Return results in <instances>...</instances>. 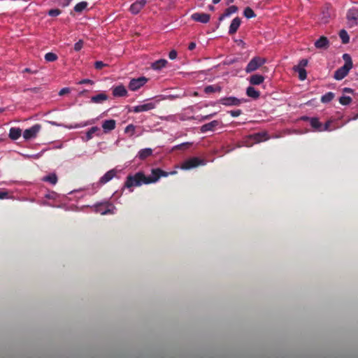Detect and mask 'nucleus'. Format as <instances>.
Wrapping results in <instances>:
<instances>
[{"mask_svg":"<svg viewBox=\"0 0 358 358\" xmlns=\"http://www.w3.org/2000/svg\"><path fill=\"white\" fill-rule=\"evenodd\" d=\"M150 177L146 176L143 172L139 171L134 175H129L124 182V187L131 188L134 187H139L143 184H150Z\"/></svg>","mask_w":358,"mask_h":358,"instance_id":"f257e3e1","label":"nucleus"},{"mask_svg":"<svg viewBox=\"0 0 358 358\" xmlns=\"http://www.w3.org/2000/svg\"><path fill=\"white\" fill-rule=\"evenodd\" d=\"M343 59L345 61L344 65L334 72V78L337 80L343 79L348 74L353 66L351 57L349 54H343Z\"/></svg>","mask_w":358,"mask_h":358,"instance_id":"f03ea898","label":"nucleus"},{"mask_svg":"<svg viewBox=\"0 0 358 358\" xmlns=\"http://www.w3.org/2000/svg\"><path fill=\"white\" fill-rule=\"evenodd\" d=\"M206 164L204 159H200L197 157H191L187 159L181 164V169L184 170H189L196 168L199 166H203Z\"/></svg>","mask_w":358,"mask_h":358,"instance_id":"7ed1b4c3","label":"nucleus"},{"mask_svg":"<svg viewBox=\"0 0 358 358\" xmlns=\"http://www.w3.org/2000/svg\"><path fill=\"white\" fill-rule=\"evenodd\" d=\"M265 63L266 59L260 57H255L249 62L245 71L246 73L253 72L259 69Z\"/></svg>","mask_w":358,"mask_h":358,"instance_id":"20e7f679","label":"nucleus"},{"mask_svg":"<svg viewBox=\"0 0 358 358\" xmlns=\"http://www.w3.org/2000/svg\"><path fill=\"white\" fill-rule=\"evenodd\" d=\"M41 127L40 124H36L31 127L25 129L23 132V138L27 141L36 138L41 131Z\"/></svg>","mask_w":358,"mask_h":358,"instance_id":"39448f33","label":"nucleus"},{"mask_svg":"<svg viewBox=\"0 0 358 358\" xmlns=\"http://www.w3.org/2000/svg\"><path fill=\"white\" fill-rule=\"evenodd\" d=\"M346 18L348 20V25L349 27H353L358 24V9L352 8L348 10Z\"/></svg>","mask_w":358,"mask_h":358,"instance_id":"423d86ee","label":"nucleus"},{"mask_svg":"<svg viewBox=\"0 0 358 358\" xmlns=\"http://www.w3.org/2000/svg\"><path fill=\"white\" fill-rule=\"evenodd\" d=\"M245 101L244 99H238L234 96L224 97L219 100L220 103L225 106H238Z\"/></svg>","mask_w":358,"mask_h":358,"instance_id":"0eeeda50","label":"nucleus"},{"mask_svg":"<svg viewBox=\"0 0 358 358\" xmlns=\"http://www.w3.org/2000/svg\"><path fill=\"white\" fill-rule=\"evenodd\" d=\"M152 176L150 177V183L156 182L161 177H167L169 174H175L176 171H171L170 173L166 172L159 168L152 169Z\"/></svg>","mask_w":358,"mask_h":358,"instance_id":"6e6552de","label":"nucleus"},{"mask_svg":"<svg viewBox=\"0 0 358 358\" xmlns=\"http://www.w3.org/2000/svg\"><path fill=\"white\" fill-rule=\"evenodd\" d=\"M148 81V79L144 77H139L138 78H134L131 80L129 84V88L131 91H136L143 86Z\"/></svg>","mask_w":358,"mask_h":358,"instance_id":"1a4fd4ad","label":"nucleus"},{"mask_svg":"<svg viewBox=\"0 0 358 358\" xmlns=\"http://www.w3.org/2000/svg\"><path fill=\"white\" fill-rule=\"evenodd\" d=\"M113 206L109 203H99L95 206V211L101 215L113 214Z\"/></svg>","mask_w":358,"mask_h":358,"instance_id":"9d476101","label":"nucleus"},{"mask_svg":"<svg viewBox=\"0 0 358 358\" xmlns=\"http://www.w3.org/2000/svg\"><path fill=\"white\" fill-rule=\"evenodd\" d=\"M192 20L195 22L206 24L210 19V15L204 13H194L191 15Z\"/></svg>","mask_w":358,"mask_h":358,"instance_id":"9b49d317","label":"nucleus"},{"mask_svg":"<svg viewBox=\"0 0 358 358\" xmlns=\"http://www.w3.org/2000/svg\"><path fill=\"white\" fill-rule=\"evenodd\" d=\"M147 3V0H136L130 6V11L133 14H138Z\"/></svg>","mask_w":358,"mask_h":358,"instance_id":"f8f14e48","label":"nucleus"},{"mask_svg":"<svg viewBox=\"0 0 358 358\" xmlns=\"http://www.w3.org/2000/svg\"><path fill=\"white\" fill-rule=\"evenodd\" d=\"M221 122L219 120H213L210 122L206 123L201 127V131L206 133L207 131H213L220 124Z\"/></svg>","mask_w":358,"mask_h":358,"instance_id":"ddd939ff","label":"nucleus"},{"mask_svg":"<svg viewBox=\"0 0 358 358\" xmlns=\"http://www.w3.org/2000/svg\"><path fill=\"white\" fill-rule=\"evenodd\" d=\"M155 108V103L152 102L138 105L134 107L133 111L134 113H141L144 111H148Z\"/></svg>","mask_w":358,"mask_h":358,"instance_id":"4468645a","label":"nucleus"},{"mask_svg":"<svg viewBox=\"0 0 358 358\" xmlns=\"http://www.w3.org/2000/svg\"><path fill=\"white\" fill-rule=\"evenodd\" d=\"M249 138L253 141L254 143H260L268 139L267 133L259 132L249 136Z\"/></svg>","mask_w":358,"mask_h":358,"instance_id":"2eb2a0df","label":"nucleus"},{"mask_svg":"<svg viewBox=\"0 0 358 358\" xmlns=\"http://www.w3.org/2000/svg\"><path fill=\"white\" fill-rule=\"evenodd\" d=\"M117 171L115 169H111L106 172L99 180L101 185H104L111 180L116 175Z\"/></svg>","mask_w":358,"mask_h":358,"instance_id":"dca6fc26","label":"nucleus"},{"mask_svg":"<svg viewBox=\"0 0 358 358\" xmlns=\"http://www.w3.org/2000/svg\"><path fill=\"white\" fill-rule=\"evenodd\" d=\"M315 46L318 49H327L329 46V41L326 36H320L315 42Z\"/></svg>","mask_w":358,"mask_h":358,"instance_id":"f3484780","label":"nucleus"},{"mask_svg":"<svg viewBox=\"0 0 358 358\" xmlns=\"http://www.w3.org/2000/svg\"><path fill=\"white\" fill-rule=\"evenodd\" d=\"M241 23V20L240 17H235L231 22V24L229 26V34L233 35L234 34L238 29Z\"/></svg>","mask_w":358,"mask_h":358,"instance_id":"a211bd4d","label":"nucleus"},{"mask_svg":"<svg viewBox=\"0 0 358 358\" xmlns=\"http://www.w3.org/2000/svg\"><path fill=\"white\" fill-rule=\"evenodd\" d=\"M127 94V91L125 87L122 85H118L113 89V95L116 97L125 96Z\"/></svg>","mask_w":358,"mask_h":358,"instance_id":"6ab92c4d","label":"nucleus"},{"mask_svg":"<svg viewBox=\"0 0 358 358\" xmlns=\"http://www.w3.org/2000/svg\"><path fill=\"white\" fill-rule=\"evenodd\" d=\"M322 22L324 23H327L329 22L330 17H331V8L330 5H326L322 8Z\"/></svg>","mask_w":358,"mask_h":358,"instance_id":"aec40b11","label":"nucleus"},{"mask_svg":"<svg viewBox=\"0 0 358 358\" xmlns=\"http://www.w3.org/2000/svg\"><path fill=\"white\" fill-rule=\"evenodd\" d=\"M116 122L115 120H105L102 124V128L105 133L110 131L115 128Z\"/></svg>","mask_w":358,"mask_h":358,"instance_id":"412c9836","label":"nucleus"},{"mask_svg":"<svg viewBox=\"0 0 358 358\" xmlns=\"http://www.w3.org/2000/svg\"><path fill=\"white\" fill-rule=\"evenodd\" d=\"M238 7L236 6H231L227 8L223 14L219 17V21H222L225 17L230 16L231 14L235 13L238 11Z\"/></svg>","mask_w":358,"mask_h":358,"instance_id":"4be33fe9","label":"nucleus"},{"mask_svg":"<svg viewBox=\"0 0 358 358\" xmlns=\"http://www.w3.org/2000/svg\"><path fill=\"white\" fill-rule=\"evenodd\" d=\"M22 135V129L17 127H12L9 131V138L12 140H17Z\"/></svg>","mask_w":358,"mask_h":358,"instance_id":"5701e85b","label":"nucleus"},{"mask_svg":"<svg viewBox=\"0 0 358 358\" xmlns=\"http://www.w3.org/2000/svg\"><path fill=\"white\" fill-rule=\"evenodd\" d=\"M264 80V77L259 74H253L250 77L249 81L251 85H257L262 83Z\"/></svg>","mask_w":358,"mask_h":358,"instance_id":"b1692460","label":"nucleus"},{"mask_svg":"<svg viewBox=\"0 0 358 358\" xmlns=\"http://www.w3.org/2000/svg\"><path fill=\"white\" fill-rule=\"evenodd\" d=\"M152 150L151 148H144L141 149L137 155V157L141 160H144L147 159L148 157L151 156L152 155Z\"/></svg>","mask_w":358,"mask_h":358,"instance_id":"393cba45","label":"nucleus"},{"mask_svg":"<svg viewBox=\"0 0 358 358\" xmlns=\"http://www.w3.org/2000/svg\"><path fill=\"white\" fill-rule=\"evenodd\" d=\"M108 99V96L105 93H99L91 97V101L95 103H101Z\"/></svg>","mask_w":358,"mask_h":358,"instance_id":"a878e982","label":"nucleus"},{"mask_svg":"<svg viewBox=\"0 0 358 358\" xmlns=\"http://www.w3.org/2000/svg\"><path fill=\"white\" fill-rule=\"evenodd\" d=\"M100 129L98 127H92L86 133L85 141H88L93 138V135L99 136Z\"/></svg>","mask_w":358,"mask_h":358,"instance_id":"bb28decb","label":"nucleus"},{"mask_svg":"<svg viewBox=\"0 0 358 358\" xmlns=\"http://www.w3.org/2000/svg\"><path fill=\"white\" fill-rule=\"evenodd\" d=\"M310 124L316 131H322V123L317 117H311L310 119Z\"/></svg>","mask_w":358,"mask_h":358,"instance_id":"cd10ccee","label":"nucleus"},{"mask_svg":"<svg viewBox=\"0 0 358 358\" xmlns=\"http://www.w3.org/2000/svg\"><path fill=\"white\" fill-rule=\"evenodd\" d=\"M246 94L255 99H258L260 96L259 91L257 90L255 87L250 86L246 90Z\"/></svg>","mask_w":358,"mask_h":358,"instance_id":"c85d7f7f","label":"nucleus"},{"mask_svg":"<svg viewBox=\"0 0 358 358\" xmlns=\"http://www.w3.org/2000/svg\"><path fill=\"white\" fill-rule=\"evenodd\" d=\"M167 64V61L164 59H160L157 61H155L152 64V68L155 70H160L163 67H164Z\"/></svg>","mask_w":358,"mask_h":358,"instance_id":"c756f323","label":"nucleus"},{"mask_svg":"<svg viewBox=\"0 0 358 358\" xmlns=\"http://www.w3.org/2000/svg\"><path fill=\"white\" fill-rule=\"evenodd\" d=\"M43 181L48 182L52 185H55L57 182V176L55 173H51L43 178Z\"/></svg>","mask_w":358,"mask_h":358,"instance_id":"7c9ffc66","label":"nucleus"},{"mask_svg":"<svg viewBox=\"0 0 358 358\" xmlns=\"http://www.w3.org/2000/svg\"><path fill=\"white\" fill-rule=\"evenodd\" d=\"M339 37L341 38L343 44H347L350 41V36L348 32L345 29H341L339 31Z\"/></svg>","mask_w":358,"mask_h":358,"instance_id":"2f4dec72","label":"nucleus"},{"mask_svg":"<svg viewBox=\"0 0 358 358\" xmlns=\"http://www.w3.org/2000/svg\"><path fill=\"white\" fill-rule=\"evenodd\" d=\"M222 88L220 86L216 85H208L204 88V92L206 94L213 93L215 92H221Z\"/></svg>","mask_w":358,"mask_h":358,"instance_id":"473e14b6","label":"nucleus"},{"mask_svg":"<svg viewBox=\"0 0 358 358\" xmlns=\"http://www.w3.org/2000/svg\"><path fill=\"white\" fill-rule=\"evenodd\" d=\"M87 6L88 3L87 1H81L74 6V10L76 13H81L87 8Z\"/></svg>","mask_w":358,"mask_h":358,"instance_id":"72a5a7b5","label":"nucleus"},{"mask_svg":"<svg viewBox=\"0 0 358 358\" xmlns=\"http://www.w3.org/2000/svg\"><path fill=\"white\" fill-rule=\"evenodd\" d=\"M334 98V94L331 92H329L321 97V101L324 103H329Z\"/></svg>","mask_w":358,"mask_h":358,"instance_id":"f704fd0d","label":"nucleus"},{"mask_svg":"<svg viewBox=\"0 0 358 358\" xmlns=\"http://www.w3.org/2000/svg\"><path fill=\"white\" fill-rule=\"evenodd\" d=\"M243 15L246 18H248V19L255 17L256 16L253 10L250 7H247L245 8Z\"/></svg>","mask_w":358,"mask_h":358,"instance_id":"c9c22d12","label":"nucleus"},{"mask_svg":"<svg viewBox=\"0 0 358 358\" xmlns=\"http://www.w3.org/2000/svg\"><path fill=\"white\" fill-rule=\"evenodd\" d=\"M57 58V55L53 52H48L45 55V59L49 62H55Z\"/></svg>","mask_w":358,"mask_h":358,"instance_id":"e433bc0d","label":"nucleus"},{"mask_svg":"<svg viewBox=\"0 0 358 358\" xmlns=\"http://www.w3.org/2000/svg\"><path fill=\"white\" fill-rule=\"evenodd\" d=\"M295 72L299 73V78L301 80H304L307 77V73L305 69H293Z\"/></svg>","mask_w":358,"mask_h":358,"instance_id":"4c0bfd02","label":"nucleus"},{"mask_svg":"<svg viewBox=\"0 0 358 358\" xmlns=\"http://www.w3.org/2000/svg\"><path fill=\"white\" fill-rule=\"evenodd\" d=\"M351 101H352V99L350 96H342L339 99L340 103L343 106L350 104L351 103Z\"/></svg>","mask_w":358,"mask_h":358,"instance_id":"58836bf2","label":"nucleus"},{"mask_svg":"<svg viewBox=\"0 0 358 358\" xmlns=\"http://www.w3.org/2000/svg\"><path fill=\"white\" fill-rule=\"evenodd\" d=\"M135 126L133 125L132 124H130L129 125H127L124 129V132L126 134H129L130 136H133L135 133Z\"/></svg>","mask_w":358,"mask_h":358,"instance_id":"ea45409f","label":"nucleus"},{"mask_svg":"<svg viewBox=\"0 0 358 358\" xmlns=\"http://www.w3.org/2000/svg\"><path fill=\"white\" fill-rule=\"evenodd\" d=\"M308 64V60L306 59H301L299 64L296 66H294L293 67V69H304L305 66H306Z\"/></svg>","mask_w":358,"mask_h":358,"instance_id":"a19ab883","label":"nucleus"},{"mask_svg":"<svg viewBox=\"0 0 358 358\" xmlns=\"http://www.w3.org/2000/svg\"><path fill=\"white\" fill-rule=\"evenodd\" d=\"M94 123V121L93 120H89V121H87L85 122V123L83 124H76L74 125H72L70 127V128H79V127H85V126H87V125H90V124H92Z\"/></svg>","mask_w":358,"mask_h":358,"instance_id":"79ce46f5","label":"nucleus"},{"mask_svg":"<svg viewBox=\"0 0 358 358\" xmlns=\"http://www.w3.org/2000/svg\"><path fill=\"white\" fill-rule=\"evenodd\" d=\"M48 13L51 17H56V16H58L61 13V10L58 8L50 9Z\"/></svg>","mask_w":358,"mask_h":358,"instance_id":"37998d69","label":"nucleus"},{"mask_svg":"<svg viewBox=\"0 0 358 358\" xmlns=\"http://www.w3.org/2000/svg\"><path fill=\"white\" fill-rule=\"evenodd\" d=\"M83 40H79L77 43H75L74 45V50L76 51H80L83 47Z\"/></svg>","mask_w":358,"mask_h":358,"instance_id":"c03bdc74","label":"nucleus"},{"mask_svg":"<svg viewBox=\"0 0 358 358\" xmlns=\"http://www.w3.org/2000/svg\"><path fill=\"white\" fill-rule=\"evenodd\" d=\"M106 66H107V64H104L101 61H96L94 63V67H95L96 69H98V70L101 69L103 67H104Z\"/></svg>","mask_w":358,"mask_h":358,"instance_id":"a18cd8bd","label":"nucleus"},{"mask_svg":"<svg viewBox=\"0 0 358 358\" xmlns=\"http://www.w3.org/2000/svg\"><path fill=\"white\" fill-rule=\"evenodd\" d=\"M331 124V120H329L327 121L324 125H322V131H329L330 129H329V127Z\"/></svg>","mask_w":358,"mask_h":358,"instance_id":"49530a36","label":"nucleus"},{"mask_svg":"<svg viewBox=\"0 0 358 358\" xmlns=\"http://www.w3.org/2000/svg\"><path fill=\"white\" fill-rule=\"evenodd\" d=\"M70 88L69 87H64L59 92V96H64L66 94H68L70 92Z\"/></svg>","mask_w":358,"mask_h":358,"instance_id":"de8ad7c7","label":"nucleus"},{"mask_svg":"<svg viewBox=\"0 0 358 358\" xmlns=\"http://www.w3.org/2000/svg\"><path fill=\"white\" fill-rule=\"evenodd\" d=\"M229 113L232 117H238L242 114V111L241 110H231Z\"/></svg>","mask_w":358,"mask_h":358,"instance_id":"09e8293b","label":"nucleus"},{"mask_svg":"<svg viewBox=\"0 0 358 358\" xmlns=\"http://www.w3.org/2000/svg\"><path fill=\"white\" fill-rule=\"evenodd\" d=\"M177 52L175 50H172L169 54V57L170 59L173 60L177 57Z\"/></svg>","mask_w":358,"mask_h":358,"instance_id":"8fccbe9b","label":"nucleus"},{"mask_svg":"<svg viewBox=\"0 0 358 358\" xmlns=\"http://www.w3.org/2000/svg\"><path fill=\"white\" fill-rule=\"evenodd\" d=\"M94 82L92 80L90 79H83L78 82V84L83 85V84H91L92 85Z\"/></svg>","mask_w":358,"mask_h":358,"instance_id":"3c124183","label":"nucleus"},{"mask_svg":"<svg viewBox=\"0 0 358 358\" xmlns=\"http://www.w3.org/2000/svg\"><path fill=\"white\" fill-rule=\"evenodd\" d=\"M215 113H212V114H209V115H205L202 117L201 120H209L210 118H212L213 117H214L215 115Z\"/></svg>","mask_w":358,"mask_h":358,"instance_id":"603ef678","label":"nucleus"},{"mask_svg":"<svg viewBox=\"0 0 358 358\" xmlns=\"http://www.w3.org/2000/svg\"><path fill=\"white\" fill-rule=\"evenodd\" d=\"M8 192H0V199H3L7 198Z\"/></svg>","mask_w":358,"mask_h":358,"instance_id":"864d4df0","label":"nucleus"},{"mask_svg":"<svg viewBox=\"0 0 358 358\" xmlns=\"http://www.w3.org/2000/svg\"><path fill=\"white\" fill-rule=\"evenodd\" d=\"M196 48V43L194 42H191L188 45V49L189 50H193Z\"/></svg>","mask_w":358,"mask_h":358,"instance_id":"5fc2aeb1","label":"nucleus"},{"mask_svg":"<svg viewBox=\"0 0 358 358\" xmlns=\"http://www.w3.org/2000/svg\"><path fill=\"white\" fill-rule=\"evenodd\" d=\"M23 72H26V73H36L37 71H32L31 69L29 68H26L24 69Z\"/></svg>","mask_w":358,"mask_h":358,"instance_id":"6e6d98bb","label":"nucleus"},{"mask_svg":"<svg viewBox=\"0 0 358 358\" xmlns=\"http://www.w3.org/2000/svg\"><path fill=\"white\" fill-rule=\"evenodd\" d=\"M352 90L351 88H348V87H345L343 89V92H348V93H352Z\"/></svg>","mask_w":358,"mask_h":358,"instance_id":"4d7b16f0","label":"nucleus"},{"mask_svg":"<svg viewBox=\"0 0 358 358\" xmlns=\"http://www.w3.org/2000/svg\"><path fill=\"white\" fill-rule=\"evenodd\" d=\"M310 118L311 117H307V116H303V117H301V120H304V121H308L310 122Z\"/></svg>","mask_w":358,"mask_h":358,"instance_id":"13d9d810","label":"nucleus"},{"mask_svg":"<svg viewBox=\"0 0 358 358\" xmlns=\"http://www.w3.org/2000/svg\"><path fill=\"white\" fill-rule=\"evenodd\" d=\"M190 145V143H182V144H180V145H178V147L182 148V147H183V146H188V145Z\"/></svg>","mask_w":358,"mask_h":358,"instance_id":"bf43d9fd","label":"nucleus"},{"mask_svg":"<svg viewBox=\"0 0 358 358\" xmlns=\"http://www.w3.org/2000/svg\"><path fill=\"white\" fill-rule=\"evenodd\" d=\"M221 0H213V3H218Z\"/></svg>","mask_w":358,"mask_h":358,"instance_id":"052dcab7","label":"nucleus"},{"mask_svg":"<svg viewBox=\"0 0 358 358\" xmlns=\"http://www.w3.org/2000/svg\"><path fill=\"white\" fill-rule=\"evenodd\" d=\"M234 1V0H227V3L229 4V3H233Z\"/></svg>","mask_w":358,"mask_h":358,"instance_id":"680f3d73","label":"nucleus"},{"mask_svg":"<svg viewBox=\"0 0 358 358\" xmlns=\"http://www.w3.org/2000/svg\"><path fill=\"white\" fill-rule=\"evenodd\" d=\"M5 110L3 108H0V113H3Z\"/></svg>","mask_w":358,"mask_h":358,"instance_id":"e2e57ef3","label":"nucleus"},{"mask_svg":"<svg viewBox=\"0 0 358 358\" xmlns=\"http://www.w3.org/2000/svg\"><path fill=\"white\" fill-rule=\"evenodd\" d=\"M209 8H210V10H214V6H210Z\"/></svg>","mask_w":358,"mask_h":358,"instance_id":"0e129e2a","label":"nucleus"},{"mask_svg":"<svg viewBox=\"0 0 358 358\" xmlns=\"http://www.w3.org/2000/svg\"><path fill=\"white\" fill-rule=\"evenodd\" d=\"M86 90L83 91L80 94L85 93Z\"/></svg>","mask_w":358,"mask_h":358,"instance_id":"69168bd1","label":"nucleus"}]
</instances>
